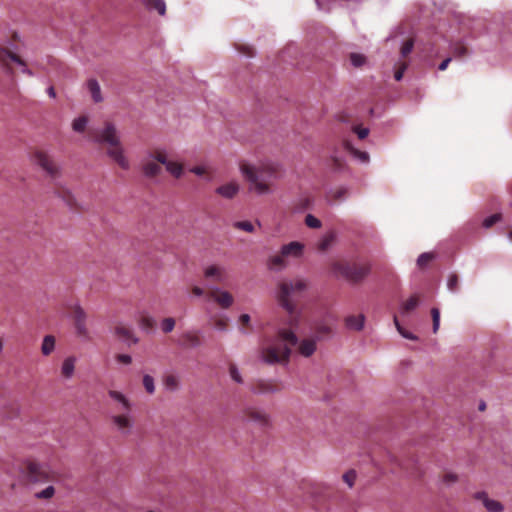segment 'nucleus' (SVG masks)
<instances>
[{"label": "nucleus", "mask_w": 512, "mask_h": 512, "mask_svg": "<svg viewBox=\"0 0 512 512\" xmlns=\"http://www.w3.org/2000/svg\"><path fill=\"white\" fill-rule=\"evenodd\" d=\"M88 137L91 141L102 146L105 149L106 155L118 167L123 170L130 169V161L126 155L118 130L113 123L106 121L102 128L89 129Z\"/></svg>", "instance_id": "f257e3e1"}, {"label": "nucleus", "mask_w": 512, "mask_h": 512, "mask_svg": "<svg viewBox=\"0 0 512 512\" xmlns=\"http://www.w3.org/2000/svg\"><path fill=\"white\" fill-rule=\"evenodd\" d=\"M240 170L250 183V190L258 195L270 194L273 191V182L278 178L279 166L275 163H262L259 166L241 163Z\"/></svg>", "instance_id": "f03ea898"}, {"label": "nucleus", "mask_w": 512, "mask_h": 512, "mask_svg": "<svg viewBox=\"0 0 512 512\" xmlns=\"http://www.w3.org/2000/svg\"><path fill=\"white\" fill-rule=\"evenodd\" d=\"M298 342L296 334L289 329H280L276 336L267 341L260 350L261 359L269 365L286 364L289 361L291 349Z\"/></svg>", "instance_id": "7ed1b4c3"}, {"label": "nucleus", "mask_w": 512, "mask_h": 512, "mask_svg": "<svg viewBox=\"0 0 512 512\" xmlns=\"http://www.w3.org/2000/svg\"><path fill=\"white\" fill-rule=\"evenodd\" d=\"M308 284L304 279L282 281L279 284L277 299L291 317V321H296L297 300L306 290Z\"/></svg>", "instance_id": "20e7f679"}, {"label": "nucleus", "mask_w": 512, "mask_h": 512, "mask_svg": "<svg viewBox=\"0 0 512 512\" xmlns=\"http://www.w3.org/2000/svg\"><path fill=\"white\" fill-rule=\"evenodd\" d=\"M331 272L335 276H341L349 282L358 283L370 272L367 263H350L347 261H334L331 263Z\"/></svg>", "instance_id": "39448f33"}, {"label": "nucleus", "mask_w": 512, "mask_h": 512, "mask_svg": "<svg viewBox=\"0 0 512 512\" xmlns=\"http://www.w3.org/2000/svg\"><path fill=\"white\" fill-rule=\"evenodd\" d=\"M24 474L31 483H44L54 481L57 474L46 464L28 460L24 464Z\"/></svg>", "instance_id": "423d86ee"}, {"label": "nucleus", "mask_w": 512, "mask_h": 512, "mask_svg": "<svg viewBox=\"0 0 512 512\" xmlns=\"http://www.w3.org/2000/svg\"><path fill=\"white\" fill-rule=\"evenodd\" d=\"M69 316L74 322V327L78 336L83 338L89 337V331L86 325V312L79 304L67 305Z\"/></svg>", "instance_id": "0eeeda50"}, {"label": "nucleus", "mask_w": 512, "mask_h": 512, "mask_svg": "<svg viewBox=\"0 0 512 512\" xmlns=\"http://www.w3.org/2000/svg\"><path fill=\"white\" fill-rule=\"evenodd\" d=\"M9 61L20 65L22 67V72L24 74L28 76H33V72L29 68H27L26 62L20 56L10 51L6 47H0V64L6 68L7 72L13 73Z\"/></svg>", "instance_id": "6e6552de"}, {"label": "nucleus", "mask_w": 512, "mask_h": 512, "mask_svg": "<svg viewBox=\"0 0 512 512\" xmlns=\"http://www.w3.org/2000/svg\"><path fill=\"white\" fill-rule=\"evenodd\" d=\"M34 160L50 177L56 178L59 175V167L54 160L43 150L34 152Z\"/></svg>", "instance_id": "1a4fd4ad"}, {"label": "nucleus", "mask_w": 512, "mask_h": 512, "mask_svg": "<svg viewBox=\"0 0 512 512\" xmlns=\"http://www.w3.org/2000/svg\"><path fill=\"white\" fill-rule=\"evenodd\" d=\"M155 158L165 166L167 172L175 178H180L183 173V165L176 161L168 160L167 152L163 149H155Z\"/></svg>", "instance_id": "9d476101"}, {"label": "nucleus", "mask_w": 512, "mask_h": 512, "mask_svg": "<svg viewBox=\"0 0 512 512\" xmlns=\"http://www.w3.org/2000/svg\"><path fill=\"white\" fill-rule=\"evenodd\" d=\"M161 163L155 158V150H153L143 161H142V172L148 178L157 177L161 172Z\"/></svg>", "instance_id": "9b49d317"}, {"label": "nucleus", "mask_w": 512, "mask_h": 512, "mask_svg": "<svg viewBox=\"0 0 512 512\" xmlns=\"http://www.w3.org/2000/svg\"><path fill=\"white\" fill-rule=\"evenodd\" d=\"M244 416L248 421L253 422L261 427H266L270 424L269 415L265 411L255 407L246 408L244 410Z\"/></svg>", "instance_id": "f8f14e48"}, {"label": "nucleus", "mask_w": 512, "mask_h": 512, "mask_svg": "<svg viewBox=\"0 0 512 512\" xmlns=\"http://www.w3.org/2000/svg\"><path fill=\"white\" fill-rule=\"evenodd\" d=\"M280 390L279 383L273 380H258L251 387V391L255 394H270Z\"/></svg>", "instance_id": "ddd939ff"}, {"label": "nucleus", "mask_w": 512, "mask_h": 512, "mask_svg": "<svg viewBox=\"0 0 512 512\" xmlns=\"http://www.w3.org/2000/svg\"><path fill=\"white\" fill-rule=\"evenodd\" d=\"M111 420L115 427L122 435H129L131 429L133 427V421L128 414L122 413L118 415H114L111 417Z\"/></svg>", "instance_id": "4468645a"}, {"label": "nucleus", "mask_w": 512, "mask_h": 512, "mask_svg": "<svg viewBox=\"0 0 512 512\" xmlns=\"http://www.w3.org/2000/svg\"><path fill=\"white\" fill-rule=\"evenodd\" d=\"M340 148H343L342 145L340 147L334 145L327 148L329 152L327 161L329 167L335 172L342 171L345 167L344 159L338 154Z\"/></svg>", "instance_id": "2eb2a0df"}, {"label": "nucleus", "mask_w": 512, "mask_h": 512, "mask_svg": "<svg viewBox=\"0 0 512 512\" xmlns=\"http://www.w3.org/2000/svg\"><path fill=\"white\" fill-rule=\"evenodd\" d=\"M204 276L206 279H210L215 283L222 284L227 279V272L224 267L219 265H211L204 270Z\"/></svg>", "instance_id": "dca6fc26"}, {"label": "nucleus", "mask_w": 512, "mask_h": 512, "mask_svg": "<svg viewBox=\"0 0 512 512\" xmlns=\"http://www.w3.org/2000/svg\"><path fill=\"white\" fill-rule=\"evenodd\" d=\"M239 190V184L236 181H231L217 187L215 192L225 199H233L239 193Z\"/></svg>", "instance_id": "f3484780"}, {"label": "nucleus", "mask_w": 512, "mask_h": 512, "mask_svg": "<svg viewBox=\"0 0 512 512\" xmlns=\"http://www.w3.org/2000/svg\"><path fill=\"white\" fill-rule=\"evenodd\" d=\"M209 296L222 308L227 309L233 304V296L227 291L213 289L210 291Z\"/></svg>", "instance_id": "a211bd4d"}, {"label": "nucleus", "mask_w": 512, "mask_h": 512, "mask_svg": "<svg viewBox=\"0 0 512 512\" xmlns=\"http://www.w3.org/2000/svg\"><path fill=\"white\" fill-rule=\"evenodd\" d=\"M477 500L482 501L484 507L489 512H501L503 511V505L496 500L489 499L485 492H478L475 494Z\"/></svg>", "instance_id": "6ab92c4d"}, {"label": "nucleus", "mask_w": 512, "mask_h": 512, "mask_svg": "<svg viewBox=\"0 0 512 512\" xmlns=\"http://www.w3.org/2000/svg\"><path fill=\"white\" fill-rule=\"evenodd\" d=\"M304 250V245L300 242L293 241L286 245H283L281 248V252L285 255L286 258L293 257L299 258L302 256Z\"/></svg>", "instance_id": "aec40b11"}, {"label": "nucleus", "mask_w": 512, "mask_h": 512, "mask_svg": "<svg viewBox=\"0 0 512 512\" xmlns=\"http://www.w3.org/2000/svg\"><path fill=\"white\" fill-rule=\"evenodd\" d=\"M181 344L184 347H197L201 344V336L198 331H187L181 336Z\"/></svg>", "instance_id": "412c9836"}, {"label": "nucleus", "mask_w": 512, "mask_h": 512, "mask_svg": "<svg viewBox=\"0 0 512 512\" xmlns=\"http://www.w3.org/2000/svg\"><path fill=\"white\" fill-rule=\"evenodd\" d=\"M342 147L344 150L349 152L355 159H357L361 163H368L369 162V154L365 151H360L356 148H354L350 142L344 141L342 143Z\"/></svg>", "instance_id": "4be33fe9"}, {"label": "nucleus", "mask_w": 512, "mask_h": 512, "mask_svg": "<svg viewBox=\"0 0 512 512\" xmlns=\"http://www.w3.org/2000/svg\"><path fill=\"white\" fill-rule=\"evenodd\" d=\"M365 317L362 314L350 315L345 318V325L348 329L360 331L364 326Z\"/></svg>", "instance_id": "5701e85b"}, {"label": "nucleus", "mask_w": 512, "mask_h": 512, "mask_svg": "<svg viewBox=\"0 0 512 512\" xmlns=\"http://www.w3.org/2000/svg\"><path fill=\"white\" fill-rule=\"evenodd\" d=\"M108 395L120 404V407L118 408L119 411H130L131 404L124 394L115 390H109Z\"/></svg>", "instance_id": "b1692460"}, {"label": "nucleus", "mask_w": 512, "mask_h": 512, "mask_svg": "<svg viewBox=\"0 0 512 512\" xmlns=\"http://www.w3.org/2000/svg\"><path fill=\"white\" fill-rule=\"evenodd\" d=\"M75 363L76 358L74 356H69L64 359L61 366V374L64 378L69 379L73 376L75 371Z\"/></svg>", "instance_id": "393cba45"}, {"label": "nucleus", "mask_w": 512, "mask_h": 512, "mask_svg": "<svg viewBox=\"0 0 512 512\" xmlns=\"http://www.w3.org/2000/svg\"><path fill=\"white\" fill-rule=\"evenodd\" d=\"M299 353L305 357L311 356L316 350V342L313 339H304L298 347Z\"/></svg>", "instance_id": "a878e982"}, {"label": "nucleus", "mask_w": 512, "mask_h": 512, "mask_svg": "<svg viewBox=\"0 0 512 512\" xmlns=\"http://www.w3.org/2000/svg\"><path fill=\"white\" fill-rule=\"evenodd\" d=\"M57 194L59 195V197H61L65 201V203L71 209H78V204L76 202V199L68 189H66L64 187H60L57 189Z\"/></svg>", "instance_id": "bb28decb"}, {"label": "nucleus", "mask_w": 512, "mask_h": 512, "mask_svg": "<svg viewBox=\"0 0 512 512\" xmlns=\"http://www.w3.org/2000/svg\"><path fill=\"white\" fill-rule=\"evenodd\" d=\"M115 333L117 336H119L120 338L124 339V340H132L133 343H137L138 339L137 338H134L133 337V333H132V330L119 323L115 326Z\"/></svg>", "instance_id": "cd10ccee"}, {"label": "nucleus", "mask_w": 512, "mask_h": 512, "mask_svg": "<svg viewBox=\"0 0 512 512\" xmlns=\"http://www.w3.org/2000/svg\"><path fill=\"white\" fill-rule=\"evenodd\" d=\"M56 339L53 335H46L43 338L41 345V353L44 356H49L55 349Z\"/></svg>", "instance_id": "c85d7f7f"}, {"label": "nucleus", "mask_w": 512, "mask_h": 512, "mask_svg": "<svg viewBox=\"0 0 512 512\" xmlns=\"http://www.w3.org/2000/svg\"><path fill=\"white\" fill-rule=\"evenodd\" d=\"M87 88L92 96L94 102L98 103L102 101L100 85L95 79H90L87 82Z\"/></svg>", "instance_id": "c756f323"}, {"label": "nucleus", "mask_w": 512, "mask_h": 512, "mask_svg": "<svg viewBox=\"0 0 512 512\" xmlns=\"http://www.w3.org/2000/svg\"><path fill=\"white\" fill-rule=\"evenodd\" d=\"M162 381L165 388L169 391H176L179 388V379L174 374H165Z\"/></svg>", "instance_id": "7c9ffc66"}, {"label": "nucleus", "mask_w": 512, "mask_h": 512, "mask_svg": "<svg viewBox=\"0 0 512 512\" xmlns=\"http://www.w3.org/2000/svg\"><path fill=\"white\" fill-rule=\"evenodd\" d=\"M145 5L150 10H156L160 15H165L166 4L164 0H146Z\"/></svg>", "instance_id": "2f4dec72"}, {"label": "nucleus", "mask_w": 512, "mask_h": 512, "mask_svg": "<svg viewBox=\"0 0 512 512\" xmlns=\"http://www.w3.org/2000/svg\"><path fill=\"white\" fill-rule=\"evenodd\" d=\"M419 304V297L417 295L411 296L407 301L401 305V313L406 314L414 310Z\"/></svg>", "instance_id": "473e14b6"}, {"label": "nucleus", "mask_w": 512, "mask_h": 512, "mask_svg": "<svg viewBox=\"0 0 512 512\" xmlns=\"http://www.w3.org/2000/svg\"><path fill=\"white\" fill-rule=\"evenodd\" d=\"M89 119L87 116L83 115L73 120L72 129L75 132L83 133L86 130Z\"/></svg>", "instance_id": "72a5a7b5"}, {"label": "nucleus", "mask_w": 512, "mask_h": 512, "mask_svg": "<svg viewBox=\"0 0 512 512\" xmlns=\"http://www.w3.org/2000/svg\"><path fill=\"white\" fill-rule=\"evenodd\" d=\"M349 194V190L346 187H338L329 192V198L333 201H340L345 199Z\"/></svg>", "instance_id": "f704fd0d"}, {"label": "nucleus", "mask_w": 512, "mask_h": 512, "mask_svg": "<svg viewBox=\"0 0 512 512\" xmlns=\"http://www.w3.org/2000/svg\"><path fill=\"white\" fill-rule=\"evenodd\" d=\"M286 257L280 251L279 254L272 256L269 260L271 268L282 269L286 267Z\"/></svg>", "instance_id": "c9c22d12"}, {"label": "nucleus", "mask_w": 512, "mask_h": 512, "mask_svg": "<svg viewBox=\"0 0 512 512\" xmlns=\"http://www.w3.org/2000/svg\"><path fill=\"white\" fill-rule=\"evenodd\" d=\"M351 64L356 67H362L366 63V57L363 54L351 53L350 54Z\"/></svg>", "instance_id": "e433bc0d"}, {"label": "nucleus", "mask_w": 512, "mask_h": 512, "mask_svg": "<svg viewBox=\"0 0 512 512\" xmlns=\"http://www.w3.org/2000/svg\"><path fill=\"white\" fill-rule=\"evenodd\" d=\"M143 386L147 393L153 394L155 392L154 379L152 376L146 374L143 376Z\"/></svg>", "instance_id": "4c0bfd02"}, {"label": "nucleus", "mask_w": 512, "mask_h": 512, "mask_svg": "<svg viewBox=\"0 0 512 512\" xmlns=\"http://www.w3.org/2000/svg\"><path fill=\"white\" fill-rule=\"evenodd\" d=\"M414 47V40L413 39H407L400 50L401 57L406 58L413 50Z\"/></svg>", "instance_id": "58836bf2"}, {"label": "nucleus", "mask_w": 512, "mask_h": 512, "mask_svg": "<svg viewBox=\"0 0 512 512\" xmlns=\"http://www.w3.org/2000/svg\"><path fill=\"white\" fill-rule=\"evenodd\" d=\"M229 375L230 377L232 378L233 381H235L236 383H243V378L237 368V366L233 363H231L229 365Z\"/></svg>", "instance_id": "ea45409f"}, {"label": "nucleus", "mask_w": 512, "mask_h": 512, "mask_svg": "<svg viewBox=\"0 0 512 512\" xmlns=\"http://www.w3.org/2000/svg\"><path fill=\"white\" fill-rule=\"evenodd\" d=\"M434 259L433 253H423L418 257L417 264L420 268L426 267Z\"/></svg>", "instance_id": "a19ab883"}, {"label": "nucleus", "mask_w": 512, "mask_h": 512, "mask_svg": "<svg viewBox=\"0 0 512 512\" xmlns=\"http://www.w3.org/2000/svg\"><path fill=\"white\" fill-rule=\"evenodd\" d=\"M175 327V319L172 317L164 318L161 323V329L164 333H170Z\"/></svg>", "instance_id": "79ce46f5"}, {"label": "nucleus", "mask_w": 512, "mask_h": 512, "mask_svg": "<svg viewBox=\"0 0 512 512\" xmlns=\"http://www.w3.org/2000/svg\"><path fill=\"white\" fill-rule=\"evenodd\" d=\"M407 67H408V62H406V61H402L397 64V67H396V70L394 73L395 80L400 81L403 78L404 72L407 69Z\"/></svg>", "instance_id": "37998d69"}, {"label": "nucleus", "mask_w": 512, "mask_h": 512, "mask_svg": "<svg viewBox=\"0 0 512 512\" xmlns=\"http://www.w3.org/2000/svg\"><path fill=\"white\" fill-rule=\"evenodd\" d=\"M431 316L433 321V332L437 333L440 326V311L438 308H432L431 309Z\"/></svg>", "instance_id": "c03bdc74"}, {"label": "nucleus", "mask_w": 512, "mask_h": 512, "mask_svg": "<svg viewBox=\"0 0 512 512\" xmlns=\"http://www.w3.org/2000/svg\"><path fill=\"white\" fill-rule=\"evenodd\" d=\"M305 224L309 228H313V229H318V228L321 227V221L318 218H316L315 216L311 215V214H308L305 217Z\"/></svg>", "instance_id": "a18cd8bd"}, {"label": "nucleus", "mask_w": 512, "mask_h": 512, "mask_svg": "<svg viewBox=\"0 0 512 512\" xmlns=\"http://www.w3.org/2000/svg\"><path fill=\"white\" fill-rule=\"evenodd\" d=\"M55 489L53 486H48L44 490L37 492L35 496L39 499H50L53 497Z\"/></svg>", "instance_id": "49530a36"}, {"label": "nucleus", "mask_w": 512, "mask_h": 512, "mask_svg": "<svg viewBox=\"0 0 512 512\" xmlns=\"http://www.w3.org/2000/svg\"><path fill=\"white\" fill-rule=\"evenodd\" d=\"M502 218V215L500 213H496V214H493L489 217H487L484 221H483V226L485 228H490L492 227L495 223L499 222Z\"/></svg>", "instance_id": "de8ad7c7"}, {"label": "nucleus", "mask_w": 512, "mask_h": 512, "mask_svg": "<svg viewBox=\"0 0 512 512\" xmlns=\"http://www.w3.org/2000/svg\"><path fill=\"white\" fill-rule=\"evenodd\" d=\"M394 324L398 330V332L404 337V338H407V339H410V340H414L416 339V337L411 334L410 332L406 331L399 323L398 321V318L397 316H394Z\"/></svg>", "instance_id": "09e8293b"}, {"label": "nucleus", "mask_w": 512, "mask_h": 512, "mask_svg": "<svg viewBox=\"0 0 512 512\" xmlns=\"http://www.w3.org/2000/svg\"><path fill=\"white\" fill-rule=\"evenodd\" d=\"M234 227L237 228V229L249 232V233L254 231V226L249 221H238V222H235L234 223Z\"/></svg>", "instance_id": "8fccbe9b"}, {"label": "nucleus", "mask_w": 512, "mask_h": 512, "mask_svg": "<svg viewBox=\"0 0 512 512\" xmlns=\"http://www.w3.org/2000/svg\"><path fill=\"white\" fill-rule=\"evenodd\" d=\"M190 172L197 176H205L208 180L212 179V176L208 173L206 167L204 166H194L190 169Z\"/></svg>", "instance_id": "3c124183"}, {"label": "nucleus", "mask_w": 512, "mask_h": 512, "mask_svg": "<svg viewBox=\"0 0 512 512\" xmlns=\"http://www.w3.org/2000/svg\"><path fill=\"white\" fill-rule=\"evenodd\" d=\"M458 284H459L458 276L454 273L451 274L447 281L448 289L452 292H456L458 290Z\"/></svg>", "instance_id": "603ef678"}, {"label": "nucleus", "mask_w": 512, "mask_h": 512, "mask_svg": "<svg viewBox=\"0 0 512 512\" xmlns=\"http://www.w3.org/2000/svg\"><path fill=\"white\" fill-rule=\"evenodd\" d=\"M343 481L347 483L349 487H352L356 480V472L354 470H349L342 476Z\"/></svg>", "instance_id": "864d4df0"}, {"label": "nucleus", "mask_w": 512, "mask_h": 512, "mask_svg": "<svg viewBox=\"0 0 512 512\" xmlns=\"http://www.w3.org/2000/svg\"><path fill=\"white\" fill-rule=\"evenodd\" d=\"M333 240V236L332 235H327L325 236L318 244V248L319 250L321 251H325L326 249H328V247L330 246L331 242Z\"/></svg>", "instance_id": "5fc2aeb1"}, {"label": "nucleus", "mask_w": 512, "mask_h": 512, "mask_svg": "<svg viewBox=\"0 0 512 512\" xmlns=\"http://www.w3.org/2000/svg\"><path fill=\"white\" fill-rule=\"evenodd\" d=\"M239 322H240V325H241V332L242 333H247L244 328L245 327H249L250 326V316L248 314H242L239 318Z\"/></svg>", "instance_id": "6e6d98bb"}, {"label": "nucleus", "mask_w": 512, "mask_h": 512, "mask_svg": "<svg viewBox=\"0 0 512 512\" xmlns=\"http://www.w3.org/2000/svg\"><path fill=\"white\" fill-rule=\"evenodd\" d=\"M115 359L118 363L124 364V365H129L132 362V357L128 354H117L115 356Z\"/></svg>", "instance_id": "4d7b16f0"}, {"label": "nucleus", "mask_w": 512, "mask_h": 512, "mask_svg": "<svg viewBox=\"0 0 512 512\" xmlns=\"http://www.w3.org/2000/svg\"><path fill=\"white\" fill-rule=\"evenodd\" d=\"M140 323L144 328H152L154 326V319L150 316L143 315Z\"/></svg>", "instance_id": "13d9d810"}, {"label": "nucleus", "mask_w": 512, "mask_h": 512, "mask_svg": "<svg viewBox=\"0 0 512 512\" xmlns=\"http://www.w3.org/2000/svg\"><path fill=\"white\" fill-rule=\"evenodd\" d=\"M453 54L456 57H463L467 54V48L463 45H456Z\"/></svg>", "instance_id": "bf43d9fd"}, {"label": "nucleus", "mask_w": 512, "mask_h": 512, "mask_svg": "<svg viewBox=\"0 0 512 512\" xmlns=\"http://www.w3.org/2000/svg\"><path fill=\"white\" fill-rule=\"evenodd\" d=\"M237 49L239 50V52L245 54L248 57L254 56V49L251 46L242 45V46H238Z\"/></svg>", "instance_id": "052dcab7"}, {"label": "nucleus", "mask_w": 512, "mask_h": 512, "mask_svg": "<svg viewBox=\"0 0 512 512\" xmlns=\"http://www.w3.org/2000/svg\"><path fill=\"white\" fill-rule=\"evenodd\" d=\"M354 132L358 135L359 139H364L369 134V130L367 128H362V127H359V126H356L354 128Z\"/></svg>", "instance_id": "680f3d73"}, {"label": "nucleus", "mask_w": 512, "mask_h": 512, "mask_svg": "<svg viewBox=\"0 0 512 512\" xmlns=\"http://www.w3.org/2000/svg\"><path fill=\"white\" fill-rule=\"evenodd\" d=\"M457 475L454 473L447 472L443 475V481L447 484L455 483L457 481Z\"/></svg>", "instance_id": "e2e57ef3"}, {"label": "nucleus", "mask_w": 512, "mask_h": 512, "mask_svg": "<svg viewBox=\"0 0 512 512\" xmlns=\"http://www.w3.org/2000/svg\"><path fill=\"white\" fill-rule=\"evenodd\" d=\"M5 409L10 410L9 412H6L7 418L11 419V418L17 417L19 414V409L15 406H7Z\"/></svg>", "instance_id": "0e129e2a"}, {"label": "nucleus", "mask_w": 512, "mask_h": 512, "mask_svg": "<svg viewBox=\"0 0 512 512\" xmlns=\"http://www.w3.org/2000/svg\"><path fill=\"white\" fill-rule=\"evenodd\" d=\"M330 331L331 329L328 326L320 325L319 327H317L316 333L320 337L329 334Z\"/></svg>", "instance_id": "69168bd1"}, {"label": "nucleus", "mask_w": 512, "mask_h": 512, "mask_svg": "<svg viewBox=\"0 0 512 512\" xmlns=\"http://www.w3.org/2000/svg\"><path fill=\"white\" fill-rule=\"evenodd\" d=\"M215 326H216V328H218L220 330H225L226 326H227V320L219 319L216 321Z\"/></svg>", "instance_id": "338daca9"}, {"label": "nucleus", "mask_w": 512, "mask_h": 512, "mask_svg": "<svg viewBox=\"0 0 512 512\" xmlns=\"http://www.w3.org/2000/svg\"><path fill=\"white\" fill-rule=\"evenodd\" d=\"M450 61H451V58H446L445 60H443L441 62V64L439 65V70H441V71L446 70L448 65H449V63H450Z\"/></svg>", "instance_id": "774afa93"}]
</instances>
